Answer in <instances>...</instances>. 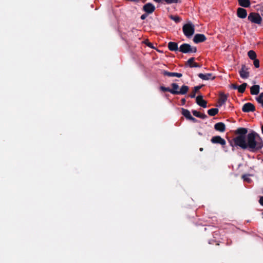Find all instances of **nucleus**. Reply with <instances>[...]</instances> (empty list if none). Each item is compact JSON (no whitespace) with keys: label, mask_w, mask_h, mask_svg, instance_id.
I'll list each match as a JSON object with an SVG mask.
<instances>
[{"label":"nucleus","mask_w":263,"mask_h":263,"mask_svg":"<svg viewBox=\"0 0 263 263\" xmlns=\"http://www.w3.org/2000/svg\"><path fill=\"white\" fill-rule=\"evenodd\" d=\"M233 141L235 145L253 153L260 151L263 147L262 138L254 131L247 135V140L242 136H237L234 138Z\"/></svg>","instance_id":"obj_1"},{"label":"nucleus","mask_w":263,"mask_h":263,"mask_svg":"<svg viewBox=\"0 0 263 263\" xmlns=\"http://www.w3.org/2000/svg\"><path fill=\"white\" fill-rule=\"evenodd\" d=\"M172 89L169 87H165L163 86H161L159 88L160 90L163 92H170L173 95H185L186 94L189 90V87L187 85H182L179 90V85L175 83H173L171 84Z\"/></svg>","instance_id":"obj_2"},{"label":"nucleus","mask_w":263,"mask_h":263,"mask_svg":"<svg viewBox=\"0 0 263 263\" xmlns=\"http://www.w3.org/2000/svg\"><path fill=\"white\" fill-rule=\"evenodd\" d=\"M184 34L188 38L191 37L195 32V26L190 23L184 24L182 27Z\"/></svg>","instance_id":"obj_3"},{"label":"nucleus","mask_w":263,"mask_h":263,"mask_svg":"<svg viewBox=\"0 0 263 263\" xmlns=\"http://www.w3.org/2000/svg\"><path fill=\"white\" fill-rule=\"evenodd\" d=\"M197 51L196 47H192L187 43L182 44L179 47V51L183 53H196Z\"/></svg>","instance_id":"obj_4"},{"label":"nucleus","mask_w":263,"mask_h":263,"mask_svg":"<svg viewBox=\"0 0 263 263\" xmlns=\"http://www.w3.org/2000/svg\"><path fill=\"white\" fill-rule=\"evenodd\" d=\"M248 20L252 23L260 25L262 19L258 13L251 12L249 14Z\"/></svg>","instance_id":"obj_5"},{"label":"nucleus","mask_w":263,"mask_h":263,"mask_svg":"<svg viewBox=\"0 0 263 263\" xmlns=\"http://www.w3.org/2000/svg\"><path fill=\"white\" fill-rule=\"evenodd\" d=\"M211 142L213 144H219L223 147L226 144V140L220 136L213 137L211 139Z\"/></svg>","instance_id":"obj_6"},{"label":"nucleus","mask_w":263,"mask_h":263,"mask_svg":"<svg viewBox=\"0 0 263 263\" xmlns=\"http://www.w3.org/2000/svg\"><path fill=\"white\" fill-rule=\"evenodd\" d=\"M249 68L245 65H241V69L239 70V73L240 76L242 79H247L249 77V72L248 71Z\"/></svg>","instance_id":"obj_7"},{"label":"nucleus","mask_w":263,"mask_h":263,"mask_svg":"<svg viewBox=\"0 0 263 263\" xmlns=\"http://www.w3.org/2000/svg\"><path fill=\"white\" fill-rule=\"evenodd\" d=\"M255 107L251 103H246L242 107V110L245 112H253L255 111Z\"/></svg>","instance_id":"obj_8"},{"label":"nucleus","mask_w":263,"mask_h":263,"mask_svg":"<svg viewBox=\"0 0 263 263\" xmlns=\"http://www.w3.org/2000/svg\"><path fill=\"white\" fill-rule=\"evenodd\" d=\"M143 10L147 14L152 13L155 10V6L151 3H147L143 7Z\"/></svg>","instance_id":"obj_9"},{"label":"nucleus","mask_w":263,"mask_h":263,"mask_svg":"<svg viewBox=\"0 0 263 263\" xmlns=\"http://www.w3.org/2000/svg\"><path fill=\"white\" fill-rule=\"evenodd\" d=\"M206 40V36L203 34H196L193 38V42L198 44L199 43L203 42Z\"/></svg>","instance_id":"obj_10"},{"label":"nucleus","mask_w":263,"mask_h":263,"mask_svg":"<svg viewBox=\"0 0 263 263\" xmlns=\"http://www.w3.org/2000/svg\"><path fill=\"white\" fill-rule=\"evenodd\" d=\"M236 14L237 17L240 18H245L247 16V11L245 9L239 7L237 9Z\"/></svg>","instance_id":"obj_11"},{"label":"nucleus","mask_w":263,"mask_h":263,"mask_svg":"<svg viewBox=\"0 0 263 263\" xmlns=\"http://www.w3.org/2000/svg\"><path fill=\"white\" fill-rule=\"evenodd\" d=\"M229 97V95H226L223 92H220L219 93V98L218 99V106H221L223 105L227 101L228 98Z\"/></svg>","instance_id":"obj_12"},{"label":"nucleus","mask_w":263,"mask_h":263,"mask_svg":"<svg viewBox=\"0 0 263 263\" xmlns=\"http://www.w3.org/2000/svg\"><path fill=\"white\" fill-rule=\"evenodd\" d=\"M196 102L198 105L203 108H206L207 107V102L203 99V96L201 95L198 96L196 97Z\"/></svg>","instance_id":"obj_13"},{"label":"nucleus","mask_w":263,"mask_h":263,"mask_svg":"<svg viewBox=\"0 0 263 263\" xmlns=\"http://www.w3.org/2000/svg\"><path fill=\"white\" fill-rule=\"evenodd\" d=\"M195 58H191L185 63V66H189L191 68L193 67H201V66L197 63L194 62Z\"/></svg>","instance_id":"obj_14"},{"label":"nucleus","mask_w":263,"mask_h":263,"mask_svg":"<svg viewBox=\"0 0 263 263\" xmlns=\"http://www.w3.org/2000/svg\"><path fill=\"white\" fill-rule=\"evenodd\" d=\"M199 78L203 80H214L215 79V76H212V74L211 73H208L205 74L203 73H199L198 74Z\"/></svg>","instance_id":"obj_15"},{"label":"nucleus","mask_w":263,"mask_h":263,"mask_svg":"<svg viewBox=\"0 0 263 263\" xmlns=\"http://www.w3.org/2000/svg\"><path fill=\"white\" fill-rule=\"evenodd\" d=\"M214 128L217 131L223 133L226 130V125L222 122H218L214 125Z\"/></svg>","instance_id":"obj_16"},{"label":"nucleus","mask_w":263,"mask_h":263,"mask_svg":"<svg viewBox=\"0 0 263 263\" xmlns=\"http://www.w3.org/2000/svg\"><path fill=\"white\" fill-rule=\"evenodd\" d=\"M162 73L164 76H166L168 77H176L178 78H181L182 76V73H177V72H169L166 70H162Z\"/></svg>","instance_id":"obj_17"},{"label":"nucleus","mask_w":263,"mask_h":263,"mask_svg":"<svg viewBox=\"0 0 263 263\" xmlns=\"http://www.w3.org/2000/svg\"><path fill=\"white\" fill-rule=\"evenodd\" d=\"M168 48L170 51H179V48L178 47V44L174 42H170L168 43Z\"/></svg>","instance_id":"obj_18"},{"label":"nucleus","mask_w":263,"mask_h":263,"mask_svg":"<svg viewBox=\"0 0 263 263\" xmlns=\"http://www.w3.org/2000/svg\"><path fill=\"white\" fill-rule=\"evenodd\" d=\"M238 3L241 7L248 8L251 6L250 0H238Z\"/></svg>","instance_id":"obj_19"},{"label":"nucleus","mask_w":263,"mask_h":263,"mask_svg":"<svg viewBox=\"0 0 263 263\" xmlns=\"http://www.w3.org/2000/svg\"><path fill=\"white\" fill-rule=\"evenodd\" d=\"M248 132V129L246 128L240 127L238 128L236 130V134H239L238 136H242L244 138H246V134Z\"/></svg>","instance_id":"obj_20"},{"label":"nucleus","mask_w":263,"mask_h":263,"mask_svg":"<svg viewBox=\"0 0 263 263\" xmlns=\"http://www.w3.org/2000/svg\"><path fill=\"white\" fill-rule=\"evenodd\" d=\"M260 87L258 85H253L250 88V92L252 95H258L259 92Z\"/></svg>","instance_id":"obj_21"},{"label":"nucleus","mask_w":263,"mask_h":263,"mask_svg":"<svg viewBox=\"0 0 263 263\" xmlns=\"http://www.w3.org/2000/svg\"><path fill=\"white\" fill-rule=\"evenodd\" d=\"M192 113L194 116H195L196 117L200 118L201 119H204L207 118V116L204 114H201L199 112V111L193 110H192Z\"/></svg>","instance_id":"obj_22"},{"label":"nucleus","mask_w":263,"mask_h":263,"mask_svg":"<svg viewBox=\"0 0 263 263\" xmlns=\"http://www.w3.org/2000/svg\"><path fill=\"white\" fill-rule=\"evenodd\" d=\"M203 85L197 86L194 87V89L193 90L191 93L189 95V97L191 98H194L196 96V93L199 91L200 89L202 88Z\"/></svg>","instance_id":"obj_23"},{"label":"nucleus","mask_w":263,"mask_h":263,"mask_svg":"<svg viewBox=\"0 0 263 263\" xmlns=\"http://www.w3.org/2000/svg\"><path fill=\"white\" fill-rule=\"evenodd\" d=\"M181 114L183 115L186 119L189 120L190 118L191 117V113L190 111L186 109H184L183 108H181Z\"/></svg>","instance_id":"obj_24"},{"label":"nucleus","mask_w":263,"mask_h":263,"mask_svg":"<svg viewBox=\"0 0 263 263\" xmlns=\"http://www.w3.org/2000/svg\"><path fill=\"white\" fill-rule=\"evenodd\" d=\"M219 110L216 108H212L208 110V114L210 116H214L218 114Z\"/></svg>","instance_id":"obj_25"},{"label":"nucleus","mask_w":263,"mask_h":263,"mask_svg":"<svg viewBox=\"0 0 263 263\" xmlns=\"http://www.w3.org/2000/svg\"><path fill=\"white\" fill-rule=\"evenodd\" d=\"M248 55L249 57V58L252 60L256 59L257 57L255 52L252 50H249L248 52Z\"/></svg>","instance_id":"obj_26"},{"label":"nucleus","mask_w":263,"mask_h":263,"mask_svg":"<svg viewBox=\"0 0 263 263\" xmlns=\"http://www.w3.org/2000/svg\"><path fill=\"white\" fill-rule=\"evenodd\" d=\"M247 86V84L246 83H243L241 85L238 86L237 89L238 92L240 93H243L246 90Z\"/></svg>","instance_id":"obj_27"},{"label":"nucleus","mask_w":263,"mask_h":263,"mask_svg":"<svg viewBox=\"0 0 263 263\" xmlns=\"http://www.w3.org/2000/svg\"><path fill=\"white\" fill-rule=\"evenodd\" d=\"M250 176L249 174H245L242 176V178L244 181L250 183L251 181V179L249 177Z\"/></svg>","instance_id":"obj_28"},{"label":"nucleus","mask_w":263,"mask_h":263,"mask_svg":"<svg viewBox=\"0 0 263 263\" xmlns=\"http://www.w3.org/2000/svg\"><path fill=\"white\" fill-rule=\"evenodd\" d=\"M170 18L171 20L174 21L176 23H179L181 21L180 17L178 16L171 15Z\"/></svg>","instance_id":"obj_29"},{"label":"nucleus","mask_w":263,"mask_h":263,"mask_svg":"<svg viewBox=\"0 0 263 263\" xmlns=\"http://www.w3.org/2000/svg\"><path fill=\"white\" fill-rule=\"evenodd\" d=\"M256 100L258 103L261 104L263 103V92L261 93L259 96L256 98Z\"/></svg>","instance_id":"obj_30"},{"label":"nucleus","mask_w":263,"mask_h":263,"mask_svg":"<svg viewBox=\"0 0 263 263\" xmlns=\"http://www.w3.org/2000/svg\"><path fill=\"white\" fill-rule=\"evenodd\" d=\"M164 1L168 4L181 2L180 0H164Z\"/></svg>","instance_id":"obj_31"},{"label":"nucleus","mask_w":263,"mask_h":263,"mask_svg":"<svg viewBox=\"0 0 263 263\" xmlns=\"http://www.w3.org/2000/svg\"><path fill=\"white\" fill-rule=\"evenodd\" d=\"M253 64L255 68H259V61L258 59H256L255 60H253Z\"/></svg>","instance_id":"obj_32"},{"label":"nucleus","mask_w":263,"mask_h":263,"mask_svg":"<svg viewBox=\"0 0 263 263\" xmlns=\"http://www.w3.org/2000/svg\"><path fill=\"white\" fill-rule=\"evenodd\" d=\"M189 120L192 121L194 123L197 122V120L196 118H195L193 117H192V116H191V117L190 118V119Z\"/></svg>","instance_id":"obj_33"},{"label":"nucleus","mask_w":263,"mask_h":263,"mask_svg":"<svg viewBox=\"0 0 263 263\" xmlns=\"http://www.w3.org/2000/svg\"><path fill=\"white\" fill-rule=\"evenodd\" d=\"M230 87L234 89H237L238 88V86L235 84H232Z\"/></svg>","instance_id":"obj_34"},{"label":"nucleus","mask_w":263,"mask_h":263,"mask_svg":"<svg viewBox=\"0 0 263 263\" xmlns=\"http://www.w3.org/2000/svg\"><path fill=\"white\" fill-rule=\"evenodd\" d=\"M147 14L145 13V14H143L141 16L140 18H141V20H145L147 17Z\"/></svg>","instance_id":"obj_35"},{"label":"nucleus","mask_w":263,"mask_h":263,"mask_svg":"<svg viewBox=\"0 0 263 263\" xmlns=\"http://www.w3.org/2000/svg\"><path fill=\"white\" fill-rule=\"evenodd\" d=\"M181 105H183L185 104V102H186V100L185 98H182L181 100Z\"/></svg>","instance_id":"obj_36"},{"label":"nucleus","mask_w":263,"mask_h":263,"mask_svg":"<svg viewBox=\"0 0 263 263\" xmlns=\"http://www.w3.org/2000/svg\"><path fill=\"white\" fill-rule=\"evenodd\" d=\"M259 202L262 206H263V197H260Z\"/></svg>","instance_id":"obj_37"},{"label":"nucleus","mask_w":263,"mask_h":263,"mask_svg":"<svg viewBox=\"0 0 263 263\" xmlns=\"http://www.w3.org/2000/svg\"><path fill=\"white\" fill-rule=\"evenodd\" d=\"M147 46L151 48H153V44L151 43H148L147 44Z\"/></svg>","instance_id":"obj_38"},{"label":"nucleus","mask_w":263,"mask_h":263,"mask_svg":"<svg viewBox=\"0 0 263 263\" xmlns=\"http://www.w3.org/2000/svg\"><path fill=\"white\" fill-rule=\"evenodd\" d=\"M155 2L157 3H160L162 0H154Z\"/></svg>","instance_id":"obj_39"},{"label":"nucleus","mask_w":263,"mask_h":263,"mask_svg":"<svg viewBox=\"0 0 263 263\" xmlns=\"http://www.w3.org/2000/svg\"><path fill=\"white\" fill-rule=\"evenodd\" d=\"M198 135L200 136H202L203 134L200 132H198Z\"/></svg>","instance_id":"obj_40"},{"label":"nucleus","mask_w":263,"mask_h":263,"mask_svg":"<svg viewBox=\"0 0 263 263\" xmlns=\"http://www.w3.org/2000/svg\"><path fill=\"white\" fill-rule=\"evenodd\" d=\"M261 131H262V133L263 134V125L261 126Z\"/></svg>","instance_id":"obj_41"},{"label":"nucleus","mask_w":263,"mask_h":263,"mask_svg":"<svg viewBox=\"0 0 263 263\" xmlns=\"http://www.w3.org/2000/svg\"><path fill=\"white\" fill-rule=\"evenodd\" d=\"M199 150H200V151H203V148H202V147L200 148Z\"/></svg>","instance_id":"obj_42"},{"label":"nucleus","mask_w":263,"mask_h":263,"mask_svg":"<svg viewBox=\"0 0 263 263\" xmlns=\"http://www.w3.org/2000/svg\"><path fill=\"white\" fill-rule=\"evenodd\" d=\"M231 145L233 147V143L232 142H231Z\"/></svg>","instance_id":"obj_43"},{"label":"nucleus","mask_w":263,"mask_h":263,"mask_svg":"<svg viewBox=\"0 0 263 263\" xmlns=\"http://www.w3.org/2000/svg\"><path fill=\"white\" fill-rule=\"evenodd\" d=\"M262 214L263 215V213H262Z\"/></svg>","instance_id":"obj_44"},{"label":"nucleus","mask_w":263,"mask_h":263,"mask_svg":"<svg viewBox=\"0 0 263 263\" xmlns=\"http://www.w3.org/2000/svg\"><path fill=\"white\" fill-rule=\"evenodd\" d=\"M262 161H263V159H262Z\"/></svg>","instance_id":"obj_45"}]
</instances>
